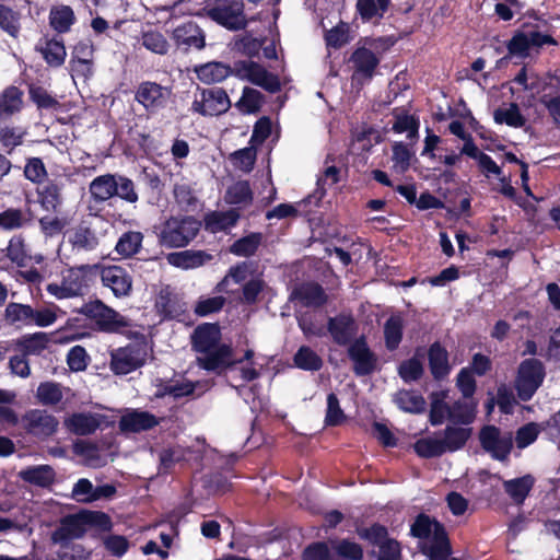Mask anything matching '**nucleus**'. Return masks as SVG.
Masks as SVG:
<instances>
[{"instance_id": "nucleus-47", "label": "nucleus", "mask_w": 560, "mask_h": 560, "mask_svg": "<svg viewBox=\"0 0 560 560\" xmlns=\"http://www.w3.org/2000/svg\"><path fill=\"white\" fill-rule=\"evenodd\" d=\"M140 40L145 49L156 55H166L170 49L168 40L158 31L144 32Z\"/></svg>"}, {"instance_id": "nucleus-3", "label": "nucleus", "mask_w": 560, "mask_h": 560, "mask_svg": "<svg viewBox=\"0 0 560 560\" xmlns=\"http://www.w3.org/2000/svg\"><path fill=\"white\" fill-rule=\"evenodd\" d=\"M200 229V222L192 217H173L161 226L159 241L166 247L186 246Z\"/></svg>"}, {"instance_id": "nucleus-17", "label": "nucleus", "mask_w": 560, "mask_h": 560, "mask_svg": "<svg viewBox=\"0 0 560 560\" xmlns=\"http://www.w3.org/2000/svg\"><path fill=\"white\" fill-rule=\"evenodd\" d=\"M101 279L105 287L120 298L127 296L132 289V279L124 268L119 266H107L102 269Z\"/></svg>"}, {"instance_id": "nucleus-40", "label": "nucleus", "mask_w": 560, "mask_h": 560, "mask_svg": "<svg viewBox=\"0 0 560 560\" xmlns=\"http://www.w3.org/2000/svg\"><path fill=\"white\" fill-rule=\"evenodd\" d=\"M533 485L534 479L527 475L504 481L503 488L514 502L522 503L532 490Z\"/></svg>"}, {"instance_id": "nucleus-7", "label": "nucleus", "mask_w": 560, "mask_h": 560, "mask_svg": "<svg viewBox=\"0 0 560 560\" xmlns=\"http://www.w3.org/2000/svg\"><path fill=\"white\" fill-rule=\"evenodd\" d=\"M481 447L493 459L505 462L513 447V435L509 431H501L494 425H487L479 433Z\"/></svg>"}, {"instance_id": "nucleus-26", "label": "nucleus", "mask_w": 560, "mask_h": 560, "mask_svg": "<svg viewBox=\"0 0 560 560\" xmlns=\"http://www.w3.org/2000/svg\"><path fill=\"white\" fill-rule=\"evenodd\" d=\"M211 259L212 255L203 250H184L167 255V261L170 265L183 269L200 267Z\"/></svg>"}, {"instance_id": "nucleus-30", "label": "nucleus", "mask_w": 560, "mask_h": 560, "mask_svg": "<svg viewBox=\"0 0 560 560\" xmlns=\"http://www.w3.org/2000/svg\"><path fill=\"white\" fill-rule=\"evenodd\" d=\"M512 82L520 86L517 91L530 92L532 97H534V93H538L542 90L544 85L547 83L535 70L526 66L518 71ZM511 91L512 93L516 92L514 88H511Z\"/></svg>"}, {"instance_id": "nucleus-5", "label": "nucleus", "mask_w": 560, "mask_h": 560, "mask_svg": "<svg viewBox=\"0 0 560 560\" xmlns=\"http://www.w3.org/2000/svg\"><path fill=\"white\" fill-rule=\"evenodd\" d=\"M202 11L212 21L230 31L246 27L243 0H214L213 4L203 8Z\"/></svg>"}, {"instance_id": "nucleus-48", "label": "nucleus", "mask_w": 560, "mask_h": 560, "mask_svg": "<svg viewBox=\"0 0 560 560\" xmlns=\"http://www.w3.org/2000/svg\"><path fill=\"white\" fill-rule=\"evenodd\" d=\"M469 430L464 428L447 427L444 438H441L445 452H454L464 446L469 438Z\"/></svg>"}, {"instance_id": "nucleus-46", "label": "nucleus", "mask_w": 560, "mask_h": 560, "mask_svg": "<svg viewBox=\"0 0 560 560\" xmlns=\"http://www.w3.org/2000/svg\"><path fill=\"white\" fill-rule=\"evenodd\" d=\"M4 316L10 324L32 325L33 307L21 303H9Z\"/></svg>"}, {"instance_id": "nucleus-55", "label": "nucleus", "mask_w": 560, "mask_h": 560, "mask_svg": "<svg viewBox=\"0 0 560 560\" xmlns=\"http://www.w3.org/2000/svg\"><path fill=\"white\" fill-rule=\"evenodd\" d=\"M261 241L259 233H253L243 238H240L231 246V253L237 256H252L258 248Z\"/></svg>"}, {"instance_id": "nucleus-35", "label": "nucleus", "mask_w": 560, "mask_h": 560, "mask_svg": "<svg viewBox=\"0 0 560 560\" xmlns=\"http://www.w3.org/2000/svg\"><path fill=\"white\" fill-rule=\"evenodd\" d=\"M240 218L236 210L225 212L215 211L205 218V226L211 233L225 231L235 225Z\"/></svg>"}, {"instance_id": "nucleus-57", "label": "nucleus", "mask_w": 560, "mask_h": 560, "mask_svg": "<svg viewBox=\"0 0 560 560\" xmlns=\"http://www.w3.org/2000/svg\"><path fill=\"white\" fill-rule=\"evenodd\" d=\"M7 257L18 266H24L27 258L28 252L24 240L21 236H13L7 247Z\"/></svg>"}, {"instance_id": "nucleus-21", "label": "nucleus", "mask_w": 560, "mask_h": 560, "mask_svg": "<svg viewBox=\"0 0 560 560\" xmlns=\"http://www.w3.org/2000/svg\"><path fill=\"white\" fill-rule=\"evenodd\" d=\"M46 63L54 68H59L65 63L67 50L62 39L58 38H42L35 46Z\"/></svg>"}, {"instance_id": "nucleus-28", "label": "nucleus", "mask_w": 560, "mask_h": 560, "mask_svg": "<svg viewBox=\"0 0 560 560\" xmlns=\"http://www.w3.org/2000/svg\"><path fill=\"white\" fill-rule=\"evenodd\" d=\"M197 78L206 84H214L226 79L234 71L226 65L218 61L207 62L195 69Z\"/></svg>"}, {"instance_id": "nucleus-64", "label": "nucleus", "mask_w": 560, "mask_h": 560, "mask_svg": "<svg viewBox=\"0 0 560 560\" xmlns=\"http://www.w3.org/2000/svg\"><path fill=\"white\" fill-rule=\"evenodd\" d=\"M26 219L19 209H8L0 213V228L4 230H15L24 225Z\"/></svg>"}, {"instance_id": "nucleus-8", "label": "nucleus", "mask_w": 560, "mask_h": 560, "mask_svg": "<svg viewBox=\"0 0 560 560\" xmlns=\"http://www.w3.org/2000/svg\"><path fill=\"white\" fill-rule=\"evenodd\" d=\"M23 430L37 439L45 440L57 432L58 419L43 409H30L21 417Z\"/></svg>"}, {"instance_id": "nucleus-33", "label": "nucleus", "mask_w": 560, "mask_h": 560, "mask_svg": "<svg viewBox=\"0 0 560 560\" xmlns=\"http://www.w3.org/2000/svg\"><path fill=\"white\" fill-rule=\"evenodd\" d=\"M74 22L75 15L69 5L59 4L50 9L49 24L56 32H69Z\"/></svg>"}, {"instance_id": "nucleus-43", "label": "nucleus", "mask_w": 560, "mask_h": 560, "mask_svg": "<svg viewBox=\"0 0 560 560\" xmlns=\"http://www.w3.org/2000/svg\"><path fill=\"white\" fill-rule=\"evenodd\" d=\"M494 121L505 124L513 128H521L526 124L525 117L521 114L517 104L511 103L506 107H500L494 110Z\"/></svg>"}, {"instance_id": "nucleus-22", "label": "nucleus", "mask_w": 560, "mask_h": 560, "mask_svg": "<svg viewBox=\"0 0 560 560\" xmlns=\"http://www.w3.org/2000/svg\"><path fill=\"white\" fill-rule=\"evenodd\" d=\"M100 425L101 416L91 412H77L65 419V427L77 435L92 434Z\"/></svg>"}, {"instance_id": "nucleus-29", "label": "nucleus", "mask_w": 560, "mask_h": 560, "mask_svg": "<svg viewBox=\"0 0 560 560\" xmlns=\"http://www.w3.org/2000/svg\"><path fill=\"white\" fill-rule=\"evenodd\" d=\"M63 184L58 180H49L38 188V199L42 207L47 211H56L62 203Z\"/></svg>"}, {"instance_id": "nucleus-15", "label": "nucleus", "mask_w": 560, "mask_h": 560, "mask_svg": "<svg viewBox=\"0 0 560 560\" xmlns=\"http://www.w3.org/2000/svg\"><path fill=\"white\" fill-rule=\"evenodd\" d=\"M170 97V90L155 82H142L136 92V100L147 110L155 112L163 107Z\"/></svg>"}, {"instance_id": "nucleus-31", "label": "nucleus", "mask_w": 560, "mask_h": 560, "mask_svg": "<svg viewBox=\"0 0 560 560\" xmlns=\"http://www.w3.org/2000/svg\"><path fill=\"white\" fill-rule=\"evenodd\" d=\"M392 0H358L357 11L363 22H376L383 19Z\"/></svg>"}, {"instance_id": "nucleus-9", "label": "nucleus", "mask_w": 560, "mask_h": 560, "mask_svg": "<svg viewBox=\"0 0 560 560\" xmlns=\"http://www.w3.org/2000/svg\"><path fill=\"white\" fill-rule=\"evenodd\" d=\"M233 71L238 79L248 81L267 90L268 92L273 93L280 90V82L278 78L255 61H237L234 63Z\"/></svg>"}, {"instance_id": "nucleus-39", "label": "nucleus", "mask_w": 560, "mask_h": 560, "mask_svg": "<svg viewBox=\"0 0 560 560\" xmlns=\"http://www.w3.org/2000/svg\"><path fill=\"white\" fill-rule=\"evenodd\" d=\"M35 397L44 406H55L63 398V387L56 382H43L38 385Z\"/></svg>"}, {"instance_id": "nucleus-37", "label": "nucleus", "mask_w": 560, "mask_h": 560, "mask_svg": "<svg viewBox=\"0 0 560 560\" xmlns=\"http://www.w3.org/2000/svg\"><path fill=\"white\" fill-rule=\"evenodd\" d=\"M394 402L399 409L411 413L422 412L425 407V400L421 395L416 392L405 389H401L394 395Z\"/></svg>"}, {"instance_id": "nucleus-27", "label": "nucleus", "mask_w": 560, "mask_h": 560, "mask_svg": "<svg viewBox=\"0 0 560 560\" xmlns=\"http://www.w3.org/2000/svg\"><path fill=\"white\" fill-rule=\"evenodd\" d=\"M553 79L542 88L544 93L539 97V103L547 109L548 114L560 126V82Z\"/></svg>"}, {"instance_id": "nucleus-10", "label": "nucleus", "mask_w": 560, "mask_h": 560, "mask_svg": "<svg viewBox=\"0 0 560 560\" xmlns=\"http://www.w3.org/2000/svg\"><path fill=\"white\" fill-rule=\"evenodd\" d=\"M230 106L231 102L224 90L205 89L195 95L191 110L202 116H218L228 112Z\"/></svg>"}, {"instance_id": "nucleus-32", "label": "nucleus", "mask_w": 560, "mask_h": 560, "mask_svg": "<svg viewBox=\"0 0 560 560\" xmlns=\"http://www.w3.org/2000/svg\"><path fill=\"white\" fill-rule=\"evenodd\" d=\"M143 234L138 231H128L118 238L115 252L122 258H130L142 248Z\"/></svg>"}, {"instance_id": "nucleus-20", "label": "nucleus", "mask_w": 560, "mask_h": 560, "mask_svg": "<svg viewBox=\"0 0 560 560\" xmlns=\"http://www.w3.org/2000/svg\"><path fill=\"white\" fill-rule=\"evenodd\" d=\"M158 424L159 420L154 415L142 410L128 411L119 420L120 431L130 433L150 430Z\"/></svg>"}, {"instance_id": "nucleus-56", "label": "nucleus", "mask_w": 560, "mask_h": 560, "mask_svg": "<svg viewBox=\"0 0 560 560\" xmlns=\"http://www.w3.org/2000/svg\"><path fill=\"white\" fill-rule=\"evenodd\" d=\"M429 539L433 542V546L431 547L432 557H445L448 555V539L444 527L440 523L435 522V526Z\"/></svg>"}, {"instance_id": "nucleus-6", "label": "nucleus", "mask_w": 560, "mask_h": 560, "mask_svg": "<svg viewBox=\"0 0 560 560\" xmlns=\"http://www.w3.org/2000/svg\"><path fill=\"white\" fill-rule=\"evenodd\" d=\"M545 378V368L537 359L524 360L517 370L515 378V388L518 397L527 401L529 400Z\"/></svg>"}, {"instance_id": "nucleus-61", "label": "nucleus", "mask_w": 560, "mask_h": 560, "mask_svg": "<svg viewBox=\"0 0 560 560\" xmlns=\"http://www.w3.org/2000/svg\"><path fill=\"white\" fill-rule=\"evenodd\" d=\"M25 177L34 184H40L47 176L44 162L39 158L28 159L24 167Z\"/></svg>"}, {"instance_id": "nucleus-4", "label": "nucleus", "mask_w": 560, "mask_h": 560, "mask_svg": "<svg viewBox=\"0 0 560 560\" xmlns=\"http://www.w3.org/2000/svg\"><path fill=\"white\" fill-rule=\"evenodd\" d=\"M545 45H558V42L550 35L539 32L536 27H526L516 31L511 39L506 43L508 56L517 58H527L534 50Z\"/></svg>"}, {"instance_id": "nucleus-38", "label": "nucleus", "mask_w": 560, "mask_h": 560, "mask_svg": "<svg viewBox=\"0 0 560 560\" xmlns=\"http://www.w3.org/2000/svg\"><path fill=\"white\" fill-rule=\"evenodd\" d=\"M49 337L46 332H35L23 336L18 340V347L24 355H38L48 346Z\"/></svg>"}, {"instance_id": "nucleus-2", "label": "nucleus", "mask_w": 560, "mask_h": 560, "mask_svg": "<svg viewBox=\"0 0 560 560\" xmlns=\"http://www.w3.org/2000/svg\"><path fill=\"white\" fill-rule=\"evenodd\" d=\"M389 38H364L359 42L349 61L353 67L352 82L364 84L369 82L380 63V57L392 46Z\"/></svg>"}, {"instance_id": "nucleus-1", "label": "nucleus", "mask_w": 560, "mask_h": 560, "mask_svg": "<svg viewBox=\"0 0 560 560\" xmlns=\"http://www.w3.org/2000/svg\"><path fill=\"white\" fill-rule=\"evenodd\" d=\"M192 348L198 353L197 363L207 371H221L231 368L233 349L221 343V330L217 324H202L198 326L191 336Z\"/></svg>"}, {"instance_id": "nucleus-36", "label": "nucleus", "mask_w": 560, "mask_h": 560, "mask_svg": "<svg viewBox=\"0 0 560 560\" xmlns=\"http://www.w3.org/2000/svg\"><path fill=\"white\" fill-rule=\"evenodd\" d=\"M429 364L435 378H442L450 372L447 351L439 343H433L429 350Z\"/></svg>"}, {"instance_id": "nucleus-49", "label": "nucleus", "mask_w": 560, "mask_h": 560, "mask_svg": "<svg viewBox=\"0 0 560 560\" xmlns=\"http://www.w3.org/2000/svg\"><path fill=\"white\" fill-rule=\"evenodd\" d=\"M298 368L306 371H318L323 365L320 357L308 347H301L294 355Z\"/></svg>"}, {"instance_id": "nucleus-45", "label": "nucleus", "mask_w": 560, "mask_h": 560, "mask_svg": "<svg viewBox=\"0 0 560 560\" xmlns=\"http://www.w3.org/2000/svg\"><path fill=\"white\" fill-rule=\"evenodd\" d=\"M296 295L306 306H320L327 300L323 288L315 283L301 285L296 291Z\"/></svg>"}, {"instance_id": "nucleus-42", "label": "nucleus", "mask_w": 560, "mask_h": 560, "mask_svg": "<svg viewBox=\"0 0 560 560\" xmlns=\"http://www.w3.org/2000/svg\"><path fill=\"white\" fill-rule=\"evenodd\" d=\"M73 451L77 455L84 459V464L97 468L106 464V458L103 456L95 444L80 441L73 446Z\"/></svg>"}, {"instance_id": "nucleus-59", "label": "nucleus", "mask_w": 560, "mask_h": 560, "mask_svg": "<svg viewBox=\"0 0 560 560\" xmlns=\"http://www.w3.org/2000/svg\"><path fill=\"white\" fill-rule=\"evenodd\" d=\"M26 131L20 127L4 126L0 128V142L3 148L13 149L22 144Z\"/></svg>"}, {"instance_id": "nucleus-23", "label": "nucleus", "mask_w": 560, "mask_h": 560, "mask_svg": "<svg viewBox=\"0 0 560 560\" xmlns=\"http://www.w3.org/2000/svg\"><path fill=\"white\" fill-rule=\"evenodd\" d=\"M18 476L24 482L40 488L50 487L56 479V472L50 465L30 466L20 470Z\"/></svg>"}, {"instance_id": "nucleus-19", "label": "nucleus", "mask_w": 560, "mask_h": 560, "mask_svg": "<svg viewBox=\"0 0 560 560\" xmlns=\"http://www.w3.org/2000/svg\"><path fill=\"white\" fill-rule=\"evenodd\" d=\"M173 39L178 47H184L186 50L190 48L200 50L206 45L203 31L192 22L178 25L173 31Z\"/></svg>"}, {"instance_id": "nucleus-63", "label": "nucleus", "mask_w": 560, "mask_h": 560, "mask_svg": "<svg viewBox=\"0 0 560 560\" xmlns=\"http://www.w3.org/2000/svg\"><path fill=\"white\" fill-rule=\"evenodd\" d=\"M67 363L71 371H84L89 364V355L86 350L81 346H74L68 352Z\"/></svg>"}, {"instance_id": "nucleus-53", "label": "nucleus", "mask_w": 560, "mask_h": 560, "mask_svg": "<svg viewBox=\"0 0 560 560\" xmlns=\"http://www.w3.org/2000/svg\"><path fill=\"white\" fill-rule=\"evenodd\" d=\"M226 202L231 205H247L252 201V191L247 182H237L229 187L225 194Z\"/></svg>"}, {"instance_id": "nucleus-50", "label": "nucleus", "mask_w": 560, "mask_h": 560, "mask_svg": "<svg viewBox=\"0 0 560 560\" xmlns=\"http://www.w3.org/2000/svg\"><path fill=\"white\" fill-rule=\"evenodd\" d=\"M402 318L398 315L390 316L384 327L385 342L389 350L398 347L402 336Z\"/></svg>"}, {"instance_id": "nucleus-11", "label": "nucleus", "mask_w": 560, "mask_h": 560, "mask_svg": "<svg viewBox=\"0 0 560 560\" xmlns=\"http://www.w3.org/2000/svg\"><path fill=\"white\" fill-rule=\"evenodd\" d=\"M85 269L82 266L79 268H70L62 272L60 282H51L46 285V291L61 300L81 295L86 287Z\"/></svg>"}, {"instance_id": "nucleus-52", "label": "nucleus", "mask_w": 560, "mask_h": 560, "mask_svg": "<svg viewBox=\"0 0 560 560\" xmlns=\"http://www.w3.org/2000/svg\"><path fill=\"white\" fill-rule=\"evenodd\" d=\"M262 104V95L259 91L245 88L243 90V95L240 101L235 104V106L245 114L256 113L259 110Z\"/></svg>"}, {"instance_id": "nucleus-62", "label": "nucleus", "mask_w": 560, "mask_h": 560, "mask_svg": "<svg viewBox=\"0 0 560 560\" xmlns=\"http://www.w3.org/2000/svg\"><path fill=\"white\" fill-rule=\"evenodd\" d=\"M398 373L405 382H413L421 377L423 366L420 360L411 358L399 365Z\"/></svg>"}, {"instance_id": "nucleus-34", "label": "nucleus", "mask_w": 560, "mask_h": 560, "mask_svg": "<svg viewBox=\"0 0 560 560\" xmlns=\"http://www.w3.org/2000/svg\"><path fill=\"white\" fill-rule=\"evenodd\" d=\"M69 243L77 252H90L97 247L98 238L90 228L80 225L69 235Z\"/></svg>"}, {"instance_id": "nucleus-16", "label": "nucleus", "mask_w": 560, "mask_h": 560, "mask_svg": "<svg viewBox=\"0 0 560 560\" xmlns=\"http://www.w3.org/2000/svg\"><path fill=\"white\" fill-rule=\"evenodd\" d=\"M327 329L337 345L350 346L358 334V324L351 315L339 314L328 319Z\"/></svg>"}, {"instance_id": "nucleus-14", "label": "nucleus", "mask_w": 560, "mask_h": 560, "mask_svg": "<svg viewBox=\"0 0 560 560\" xmlns=\"http://www.w3.org/2000/svg\"><path fill=\"white\" fill-rule=\"evenodd\" d=\"M348 355L353 362V372L358 376L369 375L376 369L377 358L370 350L363 337L350 343Z\"/></svg>"}, {"instance_id": "nucleus-25", "label": "nucleus", "mask_w": 560, "mask_h": 560, "mask_svg": "<svg viewBox=\"0 0 560 560\" xmlns=\"http://www.w3.org/2000/svg\"><path fill=\"white\" fill-rule=\"evenodd\" d=\"M116 175H100L90 183L89 192L95 202H105L115 197V192H117Z\"/></svg>"}, {"instance_id": "nucleus-44", "label": "nucleus", "mask_w": 560, "mask_h": 560, "mask_svg": "<svg viewBox=\"0 0 560 560\" xmlns=\"http://www.w3.org/2000/svg\"><path fill=\"white\" fill-rule=\"evenodd\" d=\"M446 393L432 394L430 421L433 425L443 423L446 419L451 421V406L445 401Z\"/></svg>"}, {"instance_id": "nucleus-51", "label": "nucleus", "mask_w": 560, "mask_h": 560, "mask_svg": "<svg viewBox=\"0 0 560 560\" xmlns=\"http://www.w3.org/2000/svg\"><path fill=\"white\" fill-rule=\"evenodd\" d=\"M0 28L12 37H18L21 28L20 14L0 3Z\"/></svg>"}, {"instance_id": "nucleus-13", "label": "nucleus", "mask_w": 560, "mask_h": 560, "mask_svg": "<svg viewBox=\"0 0 560 560\" xmlns=\"http://www.w3.org/2000/svg\"><path fill=\"white\" fill-rule=\"evenodd\" d=\"M145 362V352L137 346L118 348L110 353V370L125 375L141 368Z\"/></svg>"}, {"instance_id": "nucleus-58", "label": "nucleus", "mask_w": 560, "mask_h": 560, "mask_svg": "<svg viewBox=\"0 0 560 560\" xmlns=\"http://www.w3.org/2000/svg\"><path fill=\"white\" fill-rule=\"evenodd\" d=\"M116 191L115 196L129 203H136L139 200L133 182L122 175H116Z\"/></svg>"}, {"instance_id": "nucleus-54", "label": "nucleus", "mask_w": 560, "mask_h": 560, "mask_svg": "<svg viewBox=\"0 0 560 560\" xmlns=\"http://www.w3.org/2000/svg\"><path fill=\"white\" fill-rule=\"evenodd\" d=\"M415 451L421 457H435L445 453L441 438H427L416 442Z\"/></svg>"}, {"instance_id": "nucleus-12", "label": "nucleus", "mask_w": 560, "mask_h": 560, "mask_svg": "<svg viewBox=\"0 0 560 560\" xmlns=\"http://www.w3.org/2000/svg\"><path fill=\"white\" fill-rule=\"evenodd\" d=\"M81 313L93 319L100 329L104 331H116L127 326L124 316L109 308L101 301H94L83 305Z\"/></svg>"}, {"instance_id": "nucleus-24", "label": "nucleus", "mask_w": 560, "mask_h": 560, "mask_svg": "<svg viewBox=\"0 0 560 560\" xmlns=\"http://www.w3.org/2000/svg\"><path fill=\"white\" fill-rule=\"evenodd\" d=\"M24 93L16 86H8L0 93V119H9L19 114L23 106Z\"/></svg>"}, {"instance_id": "nucleus-60", "label": "nucleus", "mask_w": 560, "mask_h": 560, "mask_svg": "<svg viewBox=\"0 0 560 560\" xmlns=\"http://www.w3.org/2000/svg\"><path fill=\"white\" fill-rule=\"evenodd\" d=\"M94 491L93 483L86 478H81L73 485L71 497L77 502L91 503L94 502Z\"/></svg>"}, {"instance_id": "nucleus-41", "label": "nucleus", "mask_w": 560, "mask_h": 560, "mask_svg": "<svg viewBox=\"0 0 560 560\" xmlns=\"http://www.w3.org/2000/svg\"><path fill=\"white\" fill-rule=\"evenodd\" d=\"M476 402L474 399L456 400L451 405V421L454 423L468 424L475 419Z\"/></svg>"}, {"instance_id": "nucleus-18", "label": "nucleus", "mask_w": 560, "mask_h": 560, "mask_svg": "<svg viewBox=\"0 0 560 560\" xmlns=\"http://www.w3.org/2000/svg\"><path fill=\"white\" fill-rule=\"evenodd\" d=\"M85 525L82 515H69L62 518L60 526L51 534V540L54 544L66 545L82 537L86 530Z\"/></svg>"}]
</instances>
